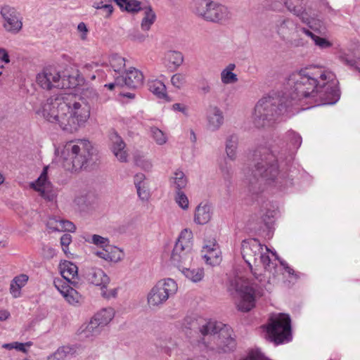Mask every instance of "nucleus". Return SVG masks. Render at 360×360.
<instances>
[{
	"instance_id": "f704fd0d",
	"label": "nucleus",
	"mask_w": 360,
	"mask_h": 360,
	"mask_svg": "<svg viewBox=\"0 0 360 360\" xmlns=\"http://www.w3.org/2000/svg\"><path fill=\"white\" fill-rule=\"evenodd\" d=\"M79 85L77 76L64 74L60 75V84H56L58 89H73Z\"/></svg>"
},
{
	"instance_id": "7ed1b4c3",
	"label": "nucleus",
	"mask_w": 360,
	"mask_h": 360,
	"mask_svg": "<svg viewBox=\"0 0 360 360\" xmlns=\"http://www.w3.org/2000/svg\"><path fill=\"white\" fill-rule=\"evenodd\" d=\"M182 327L198 335L199 342L218 354L231 352L236 347L233 330L221 322L206 320L193 314L184 319Z\"/></svg>"
},
{
	"instance_id": "6ab92c4d",
	"label": "nucleus",
	"mask_w": 360,
	"mask_h": 360,
	"mask_svg": "<svg viewBox=\"0 0 360 360\" xmlns=\"http://www.w3.org/2000/svg\"><path fill=\"white\" fill-rule=\"evenodd\" d=\"M84 277L89 283L101 286V289L105 288L110 283V278L99 268H86L84 270Z\"/></svg>"
},
{
	"instance_id": "9b49d317",
	"label": "nucleus",
	"mask_w": 360,
	"mask_h": 360,
	"mask_svg": "<svg viewBox=\"0 0 360 360\" xmlns=\"http://www.w3.org/2000/svg\"><path fill=\"white\" fill-rule=\"evenodd\" d=\"M176 281L172 278L159 281L148 294L147 301L150 307L162 305L169 297L173 296L177 291Z\"/></svg>"
},
{
	"instance_id": "412c9836",
	"label": "nucleus",
	"mask_w": 360,
	"mask_h": 360,
	"mask_svg": "<svg viewBox=\"0 0 360 360\" xmlns=\"http://www.w3.org/2000/svg\"><path fill=\"white\" fill-rule=\"evenodd\" d=\"M327 82L323 81L322 88L319 94L321 98H325L327 101V103L329 104H333L338 101L340 98V90L337 86L335 82H333V79H326Z\"/></svg>"
},
{
	"instance_id": "052dcab7",
	"label": "nucleus",
	"mask_w": 360,
	"mask_h": 360,
	"mask_svg": "<svg viewBox=\"0 0 360 360\" xmlns=\"http://www.w3.org/2000/svg\"><path fill=\"white\" fill-rule=\"evenodd\" d=\"M117 294V288H112L110 290H107L105 288H101V295L104 298L110 299L111 297H115Z\"/></svg>"
},
{
	"instance_id": "69168bd1",
	"label": "nucleus",
	"mask_w": 360,
	"mask_h": 360,
	"mask_svg": "<svg viewBox=\"0 0 360 360\" xmlns=\"http://www.w3.org/2000/svg\"><path fill=\"white\" fill-rule=\"evenodd\" d=\"M0 60L5 63H8L10 62L8 51L4 48H0Z\"/></svg>"
},
{
	"instance_id": "aec40b11",
	"label": "nucleus",
	"mask_w": 360,
	"mask_h": 360,
	"mask_svg": "<svg viewBox=\"0 0 360 360\" xmlns=\"http://www.w3.org/2000/svg\"><path fill=\"white\" fill-rule=\"evenodd\" d=\"M143 75L141 71L136 68H130L124 75L117 77V84H123L129 89H136L143 84Z\"/></svg>"
},
{
	"instance_id": "6e6d98bb",
	"label": "nucleus",
	"mask_w": 360,
	"mask_h": 360,
	"mask_svg": "<svg viewBox=\"0 0 360 360\" xmlns=\"http://www.w3.org/2000/svg\"><path fill=\"white\" fill-rule=\"evenodd\" d=\"M42 255L44 258L49 259L56 255V251L53 248L44 245L42 248Z\"/></svg>"
},
{
	"instance_id": "72a5a7b5",
	"label": "nucleus",
	"mask_w": 360,
	"mask_h": 360,
	"mask_svg": "<svg viewBox=\"0 0 360 360\" xmlns=\"http://www.w3.org/2000/svg\"><path fill=\"white\" fill-rule=\"evenodd\" d=\"M149 90L160 98H166V86L160 80H155L149 84Z\"/></svg>"
},
{
	"instance_id": "cd10ccee",
	"label": "nucleus",
	"mask_w": 360,
	"mask_h": 360,
	"mask_svg": "<svg viewBox=\"0 0 360 360\" xmlns=\"http://www.w3.org/2000/svg\"><path fill=\"white\" fill-rule=\"evenodd\" d=\"M171 187L174 188L176 191H181L187 185V179L184 173L181 170H176L169 178Z\"/></svg>"
},
{
	"instance_id": "49530a36",
	"label": "nucleus",
	"mask_w": 360,
	"mask_h": 360,
	"mask_svg": "<svg viewBox=\"0 0 360 360\" xmlns=\"http://www.w3.org/2000/svg\"><path fill=\"white\" fill-rule=\"evenodd\" d=\"M171 82L174 87L181 89L186 82V77L181 73L174 74L171 78Z\"/></svg>"
},
{
	"instance_id": "4468645a",
	"label": "nucleus",
	"mask_w": 360,
	"mask_h": 360,
	"mask_svg": "<svg viewBox=\"0 0 360 360\" xmlns=\"http://www.w3.org/2000/svg\"><path fill=\"white\" fill-rule=\"evenodd\" d=\"M48 167H44L38 179L31 183L30 186L40 193V195L48 201H53L57 196V192L52 184L48 180Z\"/></svg>"
},
{
	"instance_id": "3c124183",
	"label": "nucleus",
	"mask_w": 360,
	"mask_h": 360,
	"mask_svg": "<svg viewBox=\"0 0 360 360\" xmlns=\"http://www.w3.org/2000/svg\"><path fill=\"white\" fill-rule=\"evenodd\" d=\"M288 136L290 139V141L293 147L295 148H298L302 143L301 136L294 131L289 132Z\"/></svg>"
},
{
	"instance_id": "a19ab883",
	"label": "nucleus",
	"mask_w": 360,
	"mask_h": 360,
	"mask_svg": "<svg viewBox=\"0 0 360 360\" xmlns=\"http://www.w3.org/2000/svg\"><path fill=\"white\" fill-rule=\"evenodd\" d=\"M87 242L91 243L100 248H104L109 245V239L99 235L94 234L91 240H86Z\"/></svg>"
},
{
	"instance_id": "1a4fd4ad",
	"label": "nucleus",
	"mask_w": 360,
	"mask_h": 360,
	"mask_svg": "<svg viewBox=\"0 0 360 360\" xmlns=\"http://www.w3.org/2000/svg\"><path fill=\"white\" fill-rule=\"evenodd\" d=\"M193 11L207 21L222 22L230 18L228 8L211 0H194Z\"/></svg>"
},
{
	"instance_id": "5701e85b",
	"label": "nucleus",
	"mask_w": 360,
	"mask_h": 360,
	"mask_svg": "<svg viewBox=\"0 0 360 360\" xmlns=\"http://www.w3.org/2000/svg\"><path fill=\"white\" fill-rule=\"evenodd\" d=\"M223 112L217 106L211 107L207 115V127L212 131H217L223 125Z\"/></svg>"
},
{
	"instance_id": "dca6fc26",
	"label": "nucleus",
	"mask_w": 360,
	"mask_h": 360,
	"mask_svg": "<svg viewBox=\"0 0 360 360\" xmlns=\"http://www.w3.org/2000/svg\"><path fill=\"white\" fill-rule=\"evenodd\" d=\"M109 139L110 141V150L121 162L128 161V153L125 150L126 144L122 138L115 130L110 132Z\"/></svg>"
},
{
	"instance_id": "2f4dec72",
	"label": "nucleus",
	"mask_w": 360,
	"mask_h": 360,
	"mask_svg": "<svg viewBox=\"0 0 360 360\" xmlns=\"http://www.w3.org/2000/svg\"><path fill=\"white\" fill-rule=\"evenodd\" d=\"M238 139L236 134L229 135L226 140V153L227 158L231 160L236 158V150L238 148Z\"/></svg>"
},
{
	"instance_id": "39448f33",
	"label": "nucleus",
	"mask_w": 360,
	"mask_h": 360,
	"mask_svg": "<svg viewBox=\"0 0 360 360\" xmlns=\"http://www.w3.org/2000/svg\"><path fill=\"white\" fill-rule=\"evenodd\" d=\"M335 75L331 72H321L315 67L305 68L299 72L290 76L288 84L290 86V91L288 94H283L288 96L291 105L297 101L308 98H314L319 94L322 86L321 82L318 80L326 81L333 79Z\"/></svg>"
},
{
	"instance_id": "4c0bfd02",
	"label": "nucleus",
	"mask_w": 360,
	"mask_h": 360,
	"mask_svg": "<svg viewBox=\"0 0 360 360\" xmlns=\"http://www.w3.org/2000/svg\"><path fill=\"white\" fill-rule=\"evenodd\" d=\"M338 58L342 63L360 72V67L357 65L356 60L349 54L341 53Z\"/></svg>"
},
{
	"instance_id": "393cba45",
	"label": "nucleus",
	"mask_w": 360,
	"mask_h": 360,
	"mask_svg": "<svg viewBox=\"0 0 360 360\" xmlns=\"http://www.w3.org/2000/svg\"><path fill=\"white\" fill-rule=\"evenodd\" d=\"M103 327L94 317L85 326L80 333L82 338L91 339L98 335L102 331Z\"/></svg>"
},
{
	"instance_id": "79ce46f5",
	"label": "nucleus",
	"mask_w": 360,
	"mask_h": 360,
	"mask_svg": "<svg viewBox=\"0 0 360 360\" xmlns=\"http://www.w3.org/2000/svg\"><path fill=\"white\" fill-rule=\"evenodd\" d=\"M109 262H117L123 257L122 252L117 247H112L109 245Z\"/></svg>"
},
{
	"instance_id": "473e14b6",
	"label": "nucleus",
	"mask_w": 360,
	"mask_h": 360,
	"mask_svg": "<svg viewBox=\"0 0 360 360\" xmlns=\"http://www.w3.org/2000/svg\"><path fill=\"white\" fill-rule=\"evenodd\" d=\"M115 311L112 308H105L101 310L94 316L99 323L104 328L113 319Z\"/></svg>"
},
{
	"instance_id": "de8ad7c7",
	"label": "nucleus",
	"mask_w": 360,
	"mask_h": 360,
	"mask_svg": "<svg viewBox=\"0 0 360 360\" xmlns=\"http://www.w3.org/2000/svg\"><path fill=\"white\" fill-rule=\"evenodd\" d=\"M92 6L96 9L101 10L103 12V15L105 18H108L113 11V7L111 4H93Z\"/></svg>"
},
{
	"instance_id": "8fccbe9b",
	"label": "nucleus",
	"mask_w": 360,
	"mask_h": 360,
	"mask_svg": "<svg viewBox=\"0 0 360 360\" xmlns=\"http://www.w3.org/2000/svg\"><path fill=\"white\" fill-rule=\"evenodd\" d=\"M137 194L141 200H148L150 197V193L146 184L142 185L140 188L136 187Z\"/></svg>"
},
{
	"instance_id": "b1692460",
	"label": "nucleus",
	"mask_w": 360,
	"mask_h": 360,
	"mask_svg": "<svg viewBox=\"0 0 360 360\" xmlns=\"http://www.w3.org/2000/svg\"><path fill=\"white\" fill-rule=\"evenodd\" d=\"M212 208L208 203H200L195 209L194 221L198 224H205L212 218Z\"/></svg>"
},
{
	"instance_id": "09e8293b",
	"label": "nucleus",
	"mask_w": 360,
	"mask_h": 360,
	"mask_svg": "<svg viewBox=\"0 0 360 360\" xmlns=\"http://www.w3.org/2000/svg\"><path fill=\"white\" fill-rule=\"evenodd\" d=\"M240 360H270L258 350L250 351L245 356L242 357Z\"/></svg>"
},
{
	"instance_id": "37998d69",
	"label": "nucleus",
	"mask_w": 360,
	"mask_h": 360,
	"mask_svg": "<svg viewBox=\"0 0 360 360\" xmlns=\"http://www.w3.org/2000/svg\"><path fill=\"white\" fill-rule=\"evenodd\" d=\"M70 350L68 347H59L54 354L49 356L48 360H64Z\"/></svg>"
},
{
	"instance_id": "5fc2aeb1",
	"label": "nucleus",
	"mask_w": 360,
	"mask_h": 360,
	"mask_svg": "<svg viewBox=\"0 0 360 360\" xmlns=\"http://www.w3.org/2000/svg\"><path fill=\"white\" fill-rule=\"evenodd\" d=\"M274 211H268L262 216V221L267 228H269L274 222Z\"/></svg>"
},
{
	"instance_id": "bb28decb",
	"label": "nucleus",
	"mask_w": 360,
	"mask_h": 360,
	"mask_svg": "<svg viewBox=\"0 0 360 360\" xmlns=\"http://www.w3.org/2000/svg\"><path fill=\"white\" fill-rule=\"evenodd\" d=\"M54 283L56 287L70 304H75L79 302L81 295L76 290L69 285H61V288H60L56 282Z\"/></svg>"
},
{
	"instance_id": "603ef678",
	"label": "nucleus",
	"mask_w": 360,
	"mask_h": 360,
	"mask_svg": "<svg viewBox=\"0 0 360 360\" xmlns=\"http://www.w3.org/2000/svg\"><path fill=\"white\" fill-rule=\"evenodd\" d=\"M314 44L321 49H328L332 46V43L325 38L317 36L314 39Z\"/></svg>"
},
{
	"instance_id": "4be33fe9",
	"label": "nucleus",
	"mask_w": 360,
	"mask_h": 360,
	"mask_svg": "<svg viewBox=\"0 0 360 360\" xmlns=\"http://www.w3.org/2000/svg\"><path fill=\"white\" fill-rule=\"evenodd\" d=\"M94 200L95 195L92 192L83 191L76 195L73 203L78 210L85 212L91 207Z\"/></svg>"
},
{
	"instance_id": "e433bc0d",
	"label": "nucleus",
	"mask_w": 360,
	"mask_h": 360,
	"mask_svg": "<svg viewBox=\"0 0 360 360\" xmlns=\"http://www.w3.org/2000/svg\"><path fill=\"white\" fill-rule=\"evenodd\" d=\"M219 249L211 250V251L202 255V257L205 259L207 264L211 265H216L221 261Z\"/></svg>"
},
{
	"instance_id": "20e7f679",
	"label": "nucleus",
	"mask_w": 360,
	"mask_h": 360,
	"mask_svg": "<svg viewBox=\"0 0 360 360\" xmlns=\"http://www.w3.org/2000/svg\"><path fill=\"white\" fill-rule=\"evenodd\" d=\"M257 263L262 264L264 274L258 272L257 268H252L251 271L259 283L241 277H236L231 282V286L240 296L237 307L242 311H249L255 307L256 297L262 295V287L265 286L266 283H270L271 277L275 278L278 274L277 264L271 262L268 255L262 252Z\"/></svg>"
},
{
	"instance_id": "bf43d9fd",
	"label": "nucleus",
	"mask_w": 360,
	"mask_h": 360,
	"mask_svg": "<svg viewBox=\"0 0 360 360\" xmlns=\"http://www.w3.org/2000/svg\"><path fill=\"white\" fill-rule=\"evenodd\" d=\"M28 276L25 274H20L18 276H15L12 281L15 284H18L20 285V288H22L27 282Z\"/></svg>"
},
{
	"instance_id": "a878e982",
	"label": "nucleus",
	"mask_w": 360,
	"mask_h": 360,
	"mask_svg": "<svg viewBox=\"0 0 360 360\" xmlns=\"http://www.w3.org/2000/svg\"><path fill=\"white\" fill-rule=\"evenodd\" d=\"M77 266L71 262L65 261L60 265V274L64 279L68 283L76 286V283L71 281L76 276H77Z\"/></svg>"
},
{
	"instance_id": "2eb2a0df",
	"label": "nucleus",
	"mask_w": 360,
	"mask_h": 360,
	"mask_svg": "<svg viewBox=\"0 0 360 360\" xmlns=\"http://www.w3.org/2000/svg\"><path fill=\"white\" fill-rule=\"evenodd\" d=\"M60 75L56 70L45 68L42 72L37 75V84L44 89L58 88L56 84H60Z\"/></svg>"
},
{
	"instance_id": "4d7b16f0",
	"label": "nucleus",
	"mask_w": 360,
	"mask_h": 360,
	"mask_svg": "<svg viewBox=\"0 0 360 360\" xmlns=\"http://www.w3.org/2000/svg\"><path fill=\"white\" fill-rule=\"evenodd\" d=\"M21 288H20V285H19L18 284H15V283L11 281L10 285V292L13 297L17 298L20 296Z\"/></svg>"
},
{
	"instance_id": "c756f323",
	"label": "nucleus",
	"mask_w": 360,
	"mask_h": 360,
	"mask_svg": "<svg viewBox=\"0 0 360 360\" xmlns=\"http://www.w3.org/2000/svg\"><path fill=\"white\" fill-rule=\"evenodd\" d=\"M116 4L129 13H137L141 11L144 6H142L141 2L137 0H114Z\"/></svg>"
},
{
	"instance_id": "423d86ee",
	"label": "nucleus",
	"mask_w": 360,
	"mask_h": 360,
	"mask_svg": "<svg viewBox=\"0 0 360 360\" xmlns=\"http://www.w3.org/2000/svg\"><path fill=\"white\" fill-rule=\"evenodd\" d=\"M288 96L276 95L264 96L256 103L252 113V123L256 128L265 129L272 127L291 107Z\"/></svg>"
},
{
	"instance_id": "680f3d73",
	"label": "nucleus",
	"mask_w": 360,
	"mask_h": 360,
	"mask_svg": "<svg viewBox=\"0 0 360 360\" xmlns=\"http://www.w3.org/2000/svg\"><path fill=\"white\" fill-rule=\"evenodd\" d=\"M214 249H219L218 244L216 243V240L214 239L212 241H209L207 244H205L203 246V250H202V252L203 253L205 252V253L211 251V250Z\"/></svg>"
},
{
	"instance_id": "58836bf2",
	"label": "nucleus",
	"mask_w": 360,
	"mask_h": 360,
	"mask_svg": "<svg viewBox=\"0 0 360 360\" xmlns=\"http://www.w3.org/2000/svg\"><path fill=\"white\" fill-rule=\"evenodd\" d=\"M167 58L169 62L172 63L175 67L180 66L184 61L183 55L179 51H169L167 53Z\"/></svg>"
},
{
	"instance_id": "864d4df0",
	"label": "nucleus",
	"mask_w": 360,
	"mask_h": 360,
	"mask_svg": "<svg viewBox=\"0 0 360 360\" xmlns=\"http://www.w3.org/2000/svg\"><path fill=\"white\" fill-rule=\"evenodd\" d=\"M219 167L224 178H229L232 172V169L231 165L228 163L226 159L224 160V162L223 164H220Z\"/></svg>"
},
{
	"instance_id": "c03bdc74",
	"label": "nucleus",
	"mask_w": 360,
	"mask_h": 360,
	"mask_svg": "<svg viewBox=\"0 0 360 360\" xmlns=\"http://www.w3.org/2000/svg\"><path fill=\"white\" fill-rule=\"evenodd\" d=\"M221 79L224 84H233L238 81L237 75L235 73L224 70L221 73Z\"/></svg>"
},
{
	"instance_id": "ddd939ff",
	"label": "nucleus",
	"mask_w": 360,
	"mask_h": 360,
	"mask_svg": "<svg viewBox=\"0 0 360 360\" xmlns=\"http://www.w3.org/2000/svg\"><path fill=\"white\" fill-rule=\"evenodd\" d=\"M0 14L4 19L3 27L12 34L18 33L22 27V22L20 14L13 7L9 6H3Z\"/></svg>"
},
{
	"instance_id": "13d9d810",
	"label": "nucleus",
	"mask_w": 360,
	"mask_h": 360,
	"mask_svg": "<svg viewBox=\"0 0 360 360\" xmlns=\"http://www.w3.org/2000/svg\"><path fill=\"white\" fill-rule=\"evenodd\" d=\"M146 176L145 174L142 173H138L136 174L134 177V183L135 185V187L140 188L141 186L146 184L145 182Z\"/></svg>"
},
{
	"instance_id": "7c9ffc66",
	"label": "nucleus",
	"mask_w": 360,
	"mask_h": 360,
	"mask_svg": "<svg viewBox=\"0 0 360 360\" xmlns=\"http://www.w3.org/2000/svg\"><path fill=\"white\" fill-rule=\"evenodd\" d=\"M141 11H143L144 15L141 24V29L148 31L155 20V13L149 6H145Z\"/></svg>"
},
{
	"instance_id": "338daca9",
	"label": "nucleus",
	"mask_w": 360,
	"mask_h": 360,
	"mask_svg": "<svg viewBox=\"0 0 360 360\" xmlns=\"http://www.w3.org/2000/svg\"><path fill=\"white\" fill-rule=\"evenodd\" d=\"M108 246L103 248V250L102 251H99L96 252V255L102 258L106 261H109V249Z\"/></svg>"
},
{
	"instance_id": "0e129e2a",
	"label": "nucleus",
	"mask_w": 360,
	"mask_h": 360,
	"mask_svg": "<svg viewBox=\"0 0 360 360\" xmlns=\"http://www.w3.org/2000/svg\"><path fill=\"white\" fill-rule=\"evenodd\" d=\"M63 228L65 231L68 232H73L75 230V226L73 223L69 221H62Z\"/></svg>"
},
{
	"instance_id": "ea45409f",
	"label": "nucleus",
	"mask_w": 360,
	"mask_h": 360,
	"mask_svg": "<svg viewBox=\"0 0 360 360\" xmlns=\"http://www.w3.org/2000/svg\"><path fill=\"white\" fill-rule=\"evenodd\" d=\"M150 133L153 139L158 145H163L167 142V137L165 134L163 133L158 127H153L150 128Z\"/></svg>"
},
{
	"instance_id": "774afa93",
	"label": "nucleus",
	"mask_w": 360,
	"mask_h": 360,
	"mask_svg": "<svg viewBox=\"0 0 360 360\" xmlns=\"http://www.w3.org/2000/svg\"><path fill=\"white\" fill-rule=\"evenodd\" d=\"M71 236L68 233H65L60 238V244L62 246L68 247L71 243Z\"/></svg>"
},
{
	"instance_id": "f3484780",
	"label": "nucleus",
	"mask_w": 360,
	"mask_h": 360,
	"mask_svg": "<svg viewBox=\"0 0 360 360\" xmlns=\"http://www.w3.org/2000/svg\"><path fill=\"white\" fill-rule=\"evenodd\" d=\"M285 5L288 10L299 17L303 23L307 24L311 29L315 30L312 25L314 19L308 16L303 0H285Z\"/></svg>"
},
{
	"instance_id": "f8f14e48",
	"label": "nucleus",
	"mask_w": 360,
	"mask_h": 360,
	"mask_svg": "<svg viewBox=\"0 0 360 360\" xmlns=\"http://www.w3.org/2000/svg\"><path fill=\"white\" fill-rule=\"evenodd\" d=\"M263 246L256 238L244 240L241 245V254L243 259L248 264L251 271L253 266H257L259 258L261 257Z\"/></svg>"
},
{
	"instance_id": "f257e3e1",
	"label": "nucleus",
	"mask_w": 360,
	"mask_h": 360,
	"mask_svg": "<svg viewBox=\"0 0 360 360\" xmlns=\"http://www.w3.org/2000/svg\"><path fill=\"white\" fill-rule=\"evenodd\" d=\"M83 96L89 98L87 103L84 101V98L71 94L49 97L41 105L43 117L50 122L58 124L63 131H77L89 119L90 105L98 101V94L93 89H86Z\"/></svg>"
},
{
	"instance_id": "0eeeda50",
	"label": "nucleus",
	"mask_w": 360,
	"mask_h": 360,
	"mask_svg": "<svg viewBox=\"0 0 360 360\" xmlns=\"http://www.w3.org/2000/svg\"><path fill=\"white\" fill-rule=\"evenodd\" d=\"M64 167L70 171L86 168L97 160V150L85 139L68 143L62 152Z\"/></svg>"
},
{
	"instance_id": "e2e57ef3",
	"label": "nucleus",
	"mask_w": 360,
	"mask_h": 360,
	"mask_svg": "<svg viewBox=\"0 0 360 360\" xmlns=\"http://www.w3.org/2000/svg\"><path fill=\"white\" fill-rule=\"evenodd\" d=\"M31 345H32L31 342H27L26 343H20V342H14V349H16L17 350L20 351L22 352L26 353L27 349L25 348V346H31Z\"/></svg>"
},
{
	"instance_id": "6e6552de",
	"label": "nucleus",
	"mask_w": 360,
	"mask_h": 360,
	"mask_svg": "<svg viewBox=\"0 0 360 360\" xmlns=\"http://www.w3.org/2000/svg\"><path fill=\"white\" fill-rule=\"evenodd\" d=\"M266 328V335L276 345L291 340V320L288 314H278L271 316Z\"/></svg>"
},
{
	"instance_id": "c85d7f7f",
	"label": "nucleus",
	"mask_w": 360,
	"mask_h": 360,
	"mask_svg": "<svg viewBox=\"0 0 360 360\" xmlns=\"http://www.w3.org/2000/svg\"><path fill=\"white\" fill-rule=\"evenodd\" d=\"M189 266L190 265H185L179 269L191 281L196 283L201 281L204 276L203 269L200 268L191 269Z\"/></svg>"
},
{
	"instance_id": "f03ea898",
	"label": "nucleus",
	"mask_w": 360,
	"mask_h": 360,
	"mask_svg": "<svg viewBox=\"0 0 360 360\" xmlns=\"http://www.w3.org/2000/svg\"><path fill=\"white\" fill-rule=\"evenodd\" d=\"M276 148L259 146L254 152V168L246 175L249 192L252 194L262 193L266 186L281 188L287 186V181L280 175L278 160L282 156L277 155Z\"/></svg>"
},
{
	"instance_id": "a18cd8bd",
	"label": "nucleus",
	"mask_w": 360,
	"mask_h": 360,
	"mask_svg": "<svg viewBox=\"0 0 360 360\" xmlns=\"http://www.w3.org/2000/svg\"><path fill=\"white\" fill-rule=\"evenodd\" d=\"M175 200L176 203L183 210H186L188 207V199L183 191L176 192Z\"/></svg>"
},
{
	"instance_id": "c9c22d12",
	"label": "nucleus",
	"mask_w": 360,
	"mask_h": 360,
	"mask_svg": "<svg viewBox=\"0 0 360 360\" xmlns=\"http://www.w3.org/2000/svg\"><path fill=\"white\" fill-rule=\"evenodd\" d=\"M110 67L116 72H120L125 67V59L118 54H112L109 58Z\"/></svg>"
},
{
	"instance_id": "a211bd4d",
	"label": "nucleus",
	"mask_w": 360,
	"mask_h": 360,
	"mask_svg": "<svg viewBox=\"0 0 360 360\" xmlns=\"http://www.w3.org/2000/svg\"><path fill=\"white\" fill-rule=\"evenodd\" d=\"M276 33L283 41H289L297 32V24L290 18H279L275 23Z\"/></svg>"
},
{
	"instance_id": "9d476101",
	"label": "nucleus",
	"mask_w": 360,
	"mask_h": 360,
	"mask_svg": "<svg viewBox=\"0 0 360 360\" xmlns=\"http://www.w3.org/2000/svg\"><path fill=\"white\" fill-rule=\"evenodd\" d=\"M193 233L188 229H184L173 248L171 261L178 269L185 265H190L193 259L191 252Z\"/></svg>"
}]
</instances>
